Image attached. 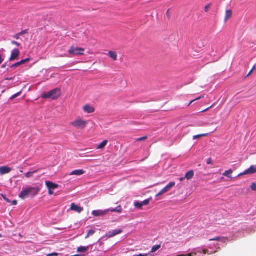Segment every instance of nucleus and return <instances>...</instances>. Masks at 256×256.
Here are the masks:
<instances>
[{"label": "nucleus", "instance_id": "f257e3e1", "mask_svg": "<svg viewBox=\"0 0 256 256\" xmlns=\"http://www.w3.org/2000/svg\"><path fill=\"white\" fill-rule=\"evenodd\" d=\"M38 187H30L23 189L20 193L19 196L22 200H24L28 196L34 198L40 192Z\"/></svg>", "mask_w": 256, "mask_h": 256}, {"label": "nucleus", "instance_id": "f03ea898", "mask_svg": "<svg viewBox=\"0 0 256 256\" xmlns=\"http://www.w3.org/2000/svg\"><path fill=\"white\" fill-rule=\"evenodd\" d=\"M60 88H56L48 93L44 94L42 98L43 99L50 98L52 100H56L60 96Z\"/></svg>", "mask_w": 256, "mask_h": 256}, {"label": "nucleus", "instance_id": "7ed1b4c3", "mask_svg": "<svg viewBox=\"0 0 256 256\" xmlns=\"http://www.w3.org/2000/svg\"><path fill=\"white\" fill-rule=\"evenodd\" d=\"M88 124L86 121L83 120L80 118H78L76 120L71 122L70 125L79 129H84Z\"/></svg>", "mask_w": 256, "mask_h": 256}, {"label": "nucleus", "instance_id": "20e7f679", "mask_svg": "<svg viewBox=\"0 0 256 256\" xmlns=\"http://www.w3.org/2000/svg\"><path fill=\"white\" fill-rule=\"evenodd\" d=\"M84 48L79 47H75L72 46L70 48L68 52L72 56H83L84 55Z\"/></svg>", "mask_w": 256, "mask_h": 256}, {"label": "nucleus", "instance_id": "39448f33", "mask_svg": "<svg viewBox=\"0 0 256 256\" xmlns=\"http://www.w3.org/2000/svg\"><path fill=\"white\" fill-rule=\"evenodd\" d=\"M110 212L108 209L106 210H96L92 212V214L94 216H104Z\"/></svg>", "mask_w": 256, "mask_h": 256}, {"label": "nucleus", "instance_id": "423d86ee", "mask_svg": "<svg viewBox=\"0 0 256 256\" xmlns=\"http://www.w3.org/2000/svg\"><path fill=\"white\" fill-rule=\"evenodd\" d=\"M256 172V166H252L246 170L244 172L240 173L238 175V176H242L244 174H253Z\"/></svg>", "mask_w": 256, "mask_h": 256}, {"label": "nucleus", "instance_id": "0eeeda50", "mask_svg": "<svg viewBox=\"0 0 256 256\" xmlns=\"http://www.w3.org/2000/svg\"><path fill=\"white\" fill-rule=\"evenodd\" d=\"M150 200V199H147L142 202H134V205L136 208L138 209H142V206L148 204Z\"/></svg>", "mask_w": 256, "mask_h": 256}, {"label": "nucleus", "instance_id": "6e6552de", "mask_svg": "<svg viewBox=\"0 0 256 256\" xmlns=\"http://www.w3.org/2000/svg\"><path fill=\"white\" fill-rule=\"evenodd\" d=\"M20 51L18 49H14L12 52L10 57V61H14L18 59L20 56Z\"/></svg>", "mask_w": 256, "mask_h": 256}, {"label": "nucleus", "instance_id": "1a4fd4ad", "mask_svg": "<svg viewBox=\"0 0 256 256\" xmlns=\"http://www.w3.org/2000/svg\"><path fill=\"white\" fill-rule=\"evenodd\" d=\"M122 232V230H115L110 231L106 234V236L108 238H112L117 234H120Z\"/></svg>", "mask_w": 256, "mask_h": 256}, {"label": "nucleus", "instance_id": "9d476101", "mask_svg": "<svg viewBox=\"0 0 256 256\" xmlns=\"http://www.w3.org/2000/svg\"><path fill=\"white\" fill-rule=\"evenodd\" d=\"M83 110L88 114H91L94 112L95 109L94 107L87 104L83 107Z\"/></svg>", "mask_w": 256, "mask_h": 256}, {"label": "nucleus", "instance_id": "9b49d317", "mask_svg": "<svg viewBox=\"0 0 256 256\" xmlns=\"http://www.w3.org/2000/svg\"><path fill=\"white\" fill-rule=\"evenodd\" d=\"M70 210L80 213L83 210V208L76 205L74 203H72L70 205Z\"/></svg>", "mask_w": 256, "mask_h": 256}, {"label": "nucleus", "instance_id": "f8f14e48", "mask_svg": "<svg viewBox=\"0 0 256 256\" xmlns=\"http://www.w3.org/2000/svg\"><path fill=\"white\" fill-rule=\"evenodd\" d=\"M12 170V168L6 166H0V174H8Z\"/></svg>", "mask_w": 256, "mask_h": 256}, {"label": "nucleus", "instance_id": "ddd939ff", "mask_svg": "<svg viewBox=\"0 0 256 256\" xmlns=\"http://www.w3.org/2000/svg\"><path fill=\"white\" fill-rule=\"evenodd\" d=\"M30 60V58H27L26 59H24V60H20V62H18L14 64H12V66H11V68H17L18 66H21L22 64H23L28 62H29Z\"/></svg>", "mask_w": 256, "mask_h": 256}, {"label": "nucleus", "instance_id": "4468645a", "mask_svg": "<svg viewBox=\"0 0 256 256\" xmlns=\"http://www.w3.org/2000/svg\"><path fill=\"white\" fill-rule=\"evenodd\" d=\"M46 186L48 187V189H50V190H55L58 186V184L53 183L51 182H46Z\"/></svg>", "mask_w": 256, "mask_h": 256}, {"label": "nucleus", "instance_id": "2eb2a0df", "mask_svg": "<svg viewBox=\"0 0 256 256\" xmlns=\"http://www.w3.org/2000/svg\"><path fill=\"white\" fill-rule=\"evenodd\" d=\"M84 174V171L83 170H73L70 174V176L76 175L81 176Z\"/></svg>", "mask_w": 256, "mask_h": 256}, {"label": "nucleus", "instance_id": "dca6fc26", "mask_svg": "<svg viewBox=\"0 0 256 256\" xmlns=\"http://www.w3.org/2000/svg\"><path fill=\"white\" fill-rule=\"evenodd\" d=\"M108 55L114 61L117 60V53L114 51H110L108 52Z\"/></svg>", "mask_w": 256, "mask_h": 256}, {"label": "nucleus", "instance_id": "f3484780", "mask_svg": "<svg viewBox=\"0 0 256 256\" xmlns=\"http://www.w3.org/2000/svg\"><path fill=\"white\" fill-rule=\"evenodd\" d=\"M89 246H81L77 248V252L79 253H84L87 252L88 250Z\"/></svg>", "mask_w": 256, "mask_h": 256}, {"label": "nucleus", "instance_id": "a211bd4d", "mask_svg": "<svg viewBox=\"0 0 256 256\" xmlns=\"http://www.w3.org/2000/svg\"><path fill=\"white\" fill-rule=\"evenodd\" d=\"M194 176V172L192 170H190L187 172L185 176V178L188 180H191Z\"/></svg>", "mask_w": 256, "mask_h": 256}, {"label": "nucleus", "instance_id": "6ab92c4d", "mask_svg": "<svg viewBox=\"0 0 256 256\" xmlns=\"http://www.w3.org/2000/svg\"><path fill=\"white\" fill-rule=\"evenodd\" d=\"M232 10H226V16L224 18V21L226 22L232 16Z\"/></svg>", "mask_w": 256, "mask_h": 256}, {"label": "nucleus", "instance_id": "aec40b11", "mask_svg": "<svg viewBox=\"0 0 256 256\" xmlns=\"http://www.w3.org/2000/svg\"><path fill=\"white\" fill-rule=\"evenodd\" d=\"M232 172L233 170L232 169H230L228 170L225 171L223 173V176H226L228 178H232L231 174H232Z\"/></svg>", "mask_w": 256, "mask_h": 256}, {"label": "nucleus", "instance_id": "412c9836", "mask_svg": "<svg viewBox=\"0 0 256 256\" xmlns=\"http://www.w3.org/2000/svg\"><path fill=\"white\" fill-rule=\"evenodd\" d=\"M108 210H110V212H118V213L122 212V206L120 205L118 206L116 208H110Z\"/></svg>", "mask_w": 256, "mask_h": 256}, {"label": "nucleus", "instance_id": "4be33fe9", "mask_svg": "<svg viewBox=\"0 0 256 256\" xmlns=\"http://www.w3.org/2000/svg\"><path fill=\"white\" fill-rule=\"evenodd\" d=\"M176 185V183L174 182H170L165 188L167 192H168L174 186Z\"/></svg>", "mask_w": 256, "mask_h": 256}, {"label": "nucleus", "instance_id": "5701e85b", "mask_svg": "<svg viewBox=\"0 0 256 256\" xmlns=\"http://www.w3.org/2000/svg\"><path fill=\"white\" fill-rule=\"evenodd\" d=\"M108 143V140H104L102 143H100L96 148L97 149H102L104 148Z\"/></svg>", "mask_w": 256, "mask_h": 256}, {"label": "nucleus", "instance_id": "b1692460", "mask_svg": "<svg viewBox=\"0 0 256 256\" xmlns=\"http://www.w3.org/2000/svg\"><path fill=\"white\" fill-rule=\"evenodd\" d=\"M38 172V170H35L32 172H28L26 174V176L27 178H30V177H32V176H33L34 174Z\"/></svg>", "mask_w": 256, "mask_h": 256}, {"label": "nucleus", "instance_id": "393cba45", "mask_svg": "<svg viewBox=\"0 0 256 256\" xmlns=\"http://www.w3.org/2000/svg\"><path fill=\"white\" fill-rule=\"evenodd\" d=\"M208 135V134H198V135H196V136H193L192 139L194 140H196V139H198V138H202L203 136H206Z\"/></svg>", "mask_w": 256, "mask_h": 256}, {"label": "nucleus", "instance_id": "a878e982", "mask_svg": "<svg viewBox=\"0 0 256 256\" xmlns=\"http://www.w3.org/2000/svg\"><path fill=\"white\" fill-rule=\"evenodd\" d=\"M226 238L224 237H220V236H217L214 238H212L210 240V241H222L223 240H225Z\"/></svg>", "mask_w": 256, "mask_h": 256}, {"label": "nucleus", "instance_id": "bb28decb", "mask_svg": "<svg viewBox=\"0 0 256 256\" xmlns=\"http://www.w3.org/2000/svg\"><path fill=\"white\" fill-rule=\"evenodd\" d=\"M198 45L200 48H202L204 46V40H200L198 43Z\"/></svg>", "mask_w": 256, "mask_h": 256}, {"label": "nucleus", "instance_id": "cd10ccee", "mask_svg": "<svg viewBox=\"0 0 256 256\" xmlns=\"http://www.w3.org/2000/svg\"><path fill=\"white\" fill-rule=\"evenodd\" d=\"M160 248V245H156L154 246L152 248V252H154Z\"/></svg>", "mask_w": 256, "mask_h": 256}, {"label": "nucleus", "instance_id": "c85d7f7f", "mask_svg": "<svg viewBox=\"0 0 256 256\" xmlns=\"http://www.w3.org/2000/svg\"><path fill=\"white\" fill-rule=\"evenodd\" d=\"M204 98V95H202V96H200V97L194 99V100H191L190 102L188 104V106H190L193 102H195L196 100H200L202 98Z\"/></svg>", "mask_w": 256, "mask_h": 256}, {"label": "nucleus", "instance_id": "c756f323", "mask_svg": "<svg viewBox=\"0 0 256 256\" xmlns=\"http://www.w3.org/2000/svg\"><path fill=\"white\" fill-rule=\"evenodd\" d=\"M95 232V231L94 230H89L88 232L87 235L86 236V238H88L90 236L93 235Z\"/></svg>", "mask_w": 256, "mask_h": 256}, {"label": "nucleus", "instance_id": "7c9ffc66", "mask_svg": "<svg viewBox=\"0 0 256 256\" xmlns=\"http://www.w3.org/2000/svg\"><path fill=\"white\" fill-rule=\"evenodd\" d=\"M211 6H212V4H208L207 6H206L205 7H204V11L205 12H209L210 8V7H211Z\"/></svg>", "mask_w": 256, "mask_h": 256}, {"label": "nucleus", "instance_id": "2f4dec72", "mask_svg": "<svg viewBox=\"0 0 256 256\" xmlns=\"http://www.w3.org/2000/svg\"><path fill=\"white\" fill-rule=\"evenodd\" d=\"M147 138H148V136H144V137H142V138H137L136 140V142H142V141L146 140Z\"/></svg>", "mask_w": 256, "mask_h": 256}, {"label": "nucleus", "instance_id": "473e14b6", "mask_svg": "<svg viewBox=\"0 0 256 256\" xmlns=\"http://www.w3.org/2000/svg\"><path fill=\"white\" fill-rule=\"evenodd\" d=\"M196 254V253L192 252V253H190L188 254H180V255H178L177 256H194Z\"/></svg>", "mask_w": 256, "mask_h": 256}, {"label": "nucleus", "instance_id": "72a5a7b5", "mask_svg": "<svg viewBox=\"0 0 256 256\" xmlns=\"http://www.w3.org/2000/svg\"><path fill=\"white\" fill-rule=\"evenodd\" d=\"M21 94V92H18L16 94H14V96H12V97H11V99L12 100H14V98H16V97L18 96Z\"/></svg>", "mask_w": 256, "mask_h": 256}, {"label": "nucleus", "instance_id": "f704fd0d", "mask_svg": "<svg viewBox=\"0 0 256 256\" xmlns=\"http://www.w3.org/2000/svg\"><path fill=\"white\" fill-rule=\"evenodd\" d=\"M251 189L252 190L256 191V183H252V186H250Z\"/></svg>", "mask_w": 256, "mask_h": 256}, {"label": "nucleus", "instance_id": "c9c22d12", "mask_svg": "<svg viewBox=\"0 0 256 256\" xmlns=\"http://www.w3.org/2000/svg\"><path fill=\"white\" fill-rule=\"evenodd\" d=\"M133 256H152L150 254H139L134 255Z\"/></svg>", "mask_w": 256, "mask_h": 256}, {"label": "nucleus", "instance_id": "e433bc0d", "mask_svg": "<svg viewBox=\"0 0 256 256\" xmlns=\"http://www.w3.org/2000/svg\"><path fill=\"white\" fill-rule=\"evenodd\" d=\"M58 254L56 252H53L46 255V256H58Z\"/></svg>", "mask_w": 256, "mask_h": 256}, {"label": "nucleus", "instance_id": "4c0bfd02", "mask_svg": "<svg viewBox=\"0 0 256 256\" xmlns=\"http://www.w3.org/2000/svg\"><path fill=\"white\" fill-rule=\"evenodd\" d=\"M2 196L6 201L9 203L10 202V200L8 198L4 195L2 194Z\"/></svg>", "mask_w": 256, "mask_h": 256}, {"label": "nucleus", "instance_id": "58836bf2", "mask_svg": "<svg viewBox=\"0 0 256 256\" xmlns=\"http://www.w3.org/2000/svg\"><path fill=\"white\" fill-rule=\"evenodd\" d=\"M27 31H28V30H22L21 32H19V34L20 36H22L23 34H26L27 33Z\"/></svg>", "mask_w": 256, "mask_h": 256}, {"label": "nucleus", "instance_id": "ea45409f", "mask_svg": "<svg viewBox=\"0 0 256 256\" xmlns=\"http://www.w3.org/2000/svg\"><path fill=\"white\" fill-rule=\"evenodd\" d=\"M12 43L13 44H14V45H16V46H20V44L18 42H16V41H12Z\"/></svg>", "mask_w": 256, "mask_h": 256}, {"label": "nucleus", "instance_id": "a19ab883", "mask_svg": "<svg viewBox=\"0 0 256 256\" xmlns=\"http://www.w3.org/2000/svg\"><path fill=\"white\" fill-rule=\"evenodd\" d=\"M212 160L210 158H208V159L207 160V162H207V164H212Z\"/></svg>", "mask_w": 256, "mask_h": 256}, {"label": "nucleus", "instance_id": "79ce46f5", "mask_svg": "<svg viewBox=\"0 0 256 256\" xmlns=\"http://www.w3.org/2000/svg\"><path fill=\"white\" fill-rule=\"evenodd\" d=\"M20 36L19 34V33L18 34H15L14 36V38L16 40H18L20 38Z\"/></svg>", "mask_w": 256, "mask_h": 256}, {"label": "nucleus", "instance_id": "37998d69", "mask_svg": "<svg viewBox=\"0 0 256 256\" xmlns=\"http://www.w3.org/2000/svg\"><path fill=\"white\" fill-rule=\"evenodd\" d=\"M160 192H162L163 194H165V193H166V192H167V190H166V189H165V188H164L163 189H162V190H160Z\"/></svg>", "mask_w": 256, "mask_h": 256}, {"label": "nucleus", "instance_id": "c03bdc74", "mask_svg": "<svg viewBox=\"0 0 256 256\" xmlns=\"http://www.w3.org/2000/svg\"><path fill=\"white\" fill-rule=\"evenodd\" d=\"M160 192H162L163 194H165V193H166V192H167V190H166V189H165V188H164L163 189H162V190H160Z\"/></svg>", "mask_w": 256, "mask_h": 256}, {"label": "nucleus", "instance_id": "a18cd8bd", "mask_svg": "<svg viewBox=\"0 0 256 256\" xmlns=\"http://www.w3.org/2000/svg\"><path fill=\"white\" fill-rule=\"evenodd\" d=\"M4 58H2V55L0 54V64L3 62Z\"/></svg>", "mask_w": 256, "mask_h": 256}, {"label": "nucleus", "instance_id": "49530a36", "mask_svg": "<svg viewBox=\"0 0 256 256\" xmlns=\"http://www.w3.org/2000/svg\"><path fill=\"white\" fill-rule=\"evenodd\" d=\"M48 194L50 195H52L54 194V192L52 191V190H50V189H48Z\"/></svg>", "mask_w": 256, "mask_h": 256}, {"label": "nucleus", "instance_id": "de8ad7c7", "mask_svg": "<svg viewBox=\"0 0 256 256\" xmlns=\"http://www.w3.org/2000/svg\"><path fill=\"white\" fill-rule=\"evenodd\" d=\"M163 194L162 192H160L156 195V196L158 197V196H162V195Z\"/></svg>", "mask_w": 256, "mask_h": 256}, {"label": "nucleus", "instance_id": "09e8293b", "mask_svg": "<svg viewBox=\"0 0 256 256\" xmlns=\"http://www.w3.org/2000/svg\"><path fill=\"white\" fill-rule=\"evenodd\" d=\"M12 205H16L17 204V201L16 200H14L12 202Z\"/></svg>", "mask_w": 256, "mask_h": 256}, {"label": "nucleus", "instance_id": "8fccbe9b", "mask_svg": "<svg viewBox=\"0 0 256 256\" xmlns=\"http://www.w3.org/2000/svg\"><path fill=\"white\" fill-rule=\"evenodd\" d=\"M212 106H210V107H209V108H206V110H202V112H205L207 111L208 110H209V109H210V108H211Z\"/></svg>", "mask_w": 256, "mask_h": 256}, {"label": "nucleus", "instance_id": "3c124183", "mask_svg": "<svg viewBox=\"0 0 256 256\" xmlns=\"http://www.w3.org/2000/svg\"><path fill=\"white\" fill-rule=\"evenodd\" d=\"M252 70H250V72H248V74H247V76H249L252 74Z\"/></svg>", "mask_w": 256, "mask_h": 256}, {"label": "nucleus", "instance_id": "603ef678", "mask_svg": "<svg viewBox=\"0 0 256 256\" xmlns=\"http://www.w3.org/2000/svg\"><path fill=\"white\" fill-rule=\"evenodd\" d=\"M185 178H186L185 177L184 178H180V180L182 182V181L184 180Z\"/></svg>", "mask_w": 256, "mask_h": 256}, {"label": "nucleus", "instance_id": "864d4df0", "mask_svg": "<svg viewBox=\"0 0 256 256\" xmlns=\"http://www.w3.org/2000/svg\"><path fill=\"white\" fill-rule=\"evenodd\" d=\"M207 252H208V250H203V252L204 254H206L207 253Z\"/></svg>", "mask_w": 256, "mask_h": 256}, {"label": "nucleus", "instance_id": "5fc2aeb1", "mask_svg": "<svg viewBox=\"0 0 256 256\" xmlns=\"http://www.w3.org/2000/svg\"><path fill=\"white\" fill-rule=\"evenodd\" d=\"M6 64H3V65H2V68H6Z\"/></svg>", "mask_w": 256, "mask_h": 256}, {"label": "nucleus", "instance_id": "6e6d98bb", "mask_svg": "<svg viewBox=\"0 0 256 256\" xmlns=\"http://www.w3.org/2000/svg\"><path fill=\"white\" fill-rule=\"evenodd\" d=\"M256 66H254L252 68L251 70L253 72V70H256Z\"/></svg>", "mask_w": 256, "mask_h": 256}, {"label": "nucleus", "instance_id": "4d7b16f0", "mask_svg": "<svg viewBox=\"0 0 256 256\" xmlns=\"http://www.w3.org/2000/svg\"><path fill=\"white\" fill-rule=\"evenodd\" d=\"M6 80H12V78H7Z\"/></svg>", "mask_w": 256, "mask_h": 256}]
</instances>
